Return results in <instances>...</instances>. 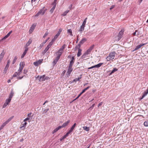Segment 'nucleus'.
<instances>
[{
	"instance_id": "f257e3e1",
	"label": "nucleus",
	"mask_w": 148,
	"mask_h": 148,
	"mask_svg": "<svg viewBox=\"0 0 148 148\" xmlns=\"http://www.w3.org/2000/svg\"><path fill=\"white\" fill-rule=\"evenodd\" d=\"M25 65V63L23 62H21L19 64V69L13 75L14 77H15L17 76H19L23 72V69Z\"/></svg>"
},
{
	"instance_id": "f03ea898",
	"label": "nucleus",
	"mask_w": 148,
	"mask_h": 148,
	"mask_svg": "<svg viewBox=\"0 0 148 148\" xmlns=\"http://www.w3.org/2000/svg\"><path fill=\"white\" fill-rule=\"evenodd\" d=\"M94 47V45L90 46L89 48L83 54L81 57L82 58H86L87 57H89L90 53Z\"/></svg>"
},
{
	"instance_id": "7ed1b4c3",
	"label": "nucleus",
	"mask_w": 148,
	"mask_h": 148,
	"mask_svg": "<svg viewBox=\"0 0 148 148\" xmlns=\"http://www.w3.org/2000/svg\"><path fill=\"white\" fill-rule=\"evenodd\" d=\"M115 52H112L110 53L108 56L107 57L106 59L108 61L112 60L114 58L115 56Z\"/></svg>"
},
{
	"instance_id": "20e7f679",
	"label": "nucleus",
	"mask_w": 148,
	"mask_h": 148,
	"mask_svg": "<svg viewBox=\"0 0 148 148\" xmlns=\"http://www.w3.org/2000/svg\"><path fill=\"white\" fill-rule=\"evenodd\" d=\"M46 12V10H44V8L41 9L39 12L35 15V16H38L40 15H43Z\"/></svg>"
},
{
	"instance_id": "39448f33",
	"label": "nucleus",
	"mask_w": 148,
	"mask_h": 148,
	"mask_svg": "<svg viewBox=\"0 0 148 148\" xmlns=\"http://www.w3.org/2000/svg\"><path fill=\"white\" fill-rule=\"evenodd\" d=\"M124 31V30L122 29L119 32L118 36V40H119L122 37Z\"/></svg>"
},
{
	"instance_id": "423d86ee",
	"label": "nucleus",
	"mask_w": 148,
	"mask_h": 148,
	"mask_svg": "<svg viewBox=\"0 0 148 148\" xmlns=\"http://www.w3.org/2000/svg\"><path fill=\"white\" fill-rule=\"evenodd\" d=\"M43 59L39 60H38L34 62V65L36 66H38V65L41 64L42 62Z\"/></svg>"
},
{
	"instance_id": "0eeeda50",
	"label": "nucleus",
	"mask_w": 148,
	"mask_h": 148,
	"mask_svg": "<svg viewBox=\"0 0 148 148\" xmlns=\"http://www.w3.org/2000/svg\"><path fill=\"white\" fill-rule=\"evenodd\" d=\"M10 60H8V61L7 64H6V66L4 68V69L3 71V73L5 74L6 73L7 70L9 66V64H10Z\"/></svg>"
},
{
	"instance_id": "6e6552de",
	"label": "nucleus",
	"mask_w": 148,
	"mask_h": 148,
	"mask_svg": "<svg viewBox=\"0 0 148 148\" xmlns=\"http://www.w3.org/2000/svg\"><path fill=\"white\" fill-rule=\"evenodd\" d=\"M52 45V42H49L48 45H47L46 47L45 48V49L44 50L43 52L44 54L46 53L47 51L49 50V48L51 47V46Z\"/></svg>"
},
{
	"instance_id": "1a4fd4ad",
	"label": "nucleus",
	"mask_w": 148,
	"mask_h": 148,
	"mask_svg": "<svg viewBox=\"0 0 148 148\" xmlns=\"http://www.w3.org/2000/svg\"><path fill=\"white\" fill-rule=\"evenodd\" d=\"M11 100H10V99H7L5 101V102L3 105V108H4L6 107L8 105L9 103L10 102Z\"/></svg>"
},
{
	"instance_id": "9d476101",
	"label": "nucleus",
	"mask_w": 148,
	"mask_h": 148,
	"mask_svg": "<svg viewBox=\"0 0 148 148\" xmlns=\"http://www.w3.org/2000/svg\"><path fill=\"white\" fill-rule=\"evenodd\" d=\"M32 42V38H30L28 42L26 43V44L25 47V48H28V47L31 44Z\"/></svg>"
},
{
	"instance_id": "9b49d317",
	"label": "nucleus",
	"mask_w": 148,
	"mask_h": 148,
	"mask_svg": "<svg viewBox=\"0 0 148 148\" xmlns=\"http://www.w3.org/2000/svg\"><path fill=\"white\" fill-rule=\"evenodd\" d=\"M76 125V123H75L71 127L70 130L67 133L69 134L71 133L74 129Z\"/></svg>"
},
{
	"instance_id": "f8f14e48",
	"label": "nucleus",
	"mask_w": 148,
	"mask_h": 148,
	"mask_svg": "<svg viewBox=\"0 0 148 148\" xmlns=\"http://www.w3.org/2000/svg\"><path fill=\"white\" fill-rule=\"evenodd\" d=\"M86 40V39L85 38H83L82 40L80 41L78 45L80 46L81 45L83 44Z\"/></svg>"
},
{
	"instance_id": "ddd939ff",
	"label": "nucleus",
	"mask_w": 148,
	"mask_h": 148,
	"mask_svg": "<svg viewBox=\"0 0 148 148\" xmlns=\"http://www.w3.org/2000/svg\"><path fill=\"white\" fill-rule=\"evenodd\" d=\"M62 52H63V51H60V50L59 49L58 51H57L56 52V54L57 55V57L60 58V56H61V55H62Z\"/></svg>"
},
{
	"instance_id": "4468645a",
	"label": "nucleus",
	"mask_w": 148,
	"mask_h": 148,
	"mask_svg": "<svg viewBox=\"0 0 148 148\" xmlns=\"http://www.w3.org/2000/svg\"><path fill=\"white\" fill-rule=\"evenodd\" d=\"M25 50L23 52V54L21 56V58H23L24 56H25V55H26L27 51L28 50V48H25Z\"/></svg>"
},
{
	"instance_id": "2eb2a0df",
	"label": "nucleus",
	"mask_w": 148,
	"mask_h": 148,
	"mask_svg": "<svg viewBox=\"0 0 148 148\" xmlns=\"http://www.w3.org/2000/svg\"><path fill=\"white\" fill-rule=\"evenodd\" d=\"M5 52L4 51V50H3L2 51L1 53L0 54V60H2L5 54Z\"/></svg>"
},
{
	"instance_id": "dca6fc26",
	"label": "nucleus",
	"mask_w": 148,
	"mask_h": 148,
	"mask_svg": "<svg viewBox=\"0 0 148 148\" xmlns=\"http://www.w3.org/2000/svg\"><path fill=\"white\" fill-rule=\"evenodd\" d=\"M70 122L69 120H68L66 122L64 123L62 126H60L61 128L64 127L68 125Z\"/></svg>"
},
{
	"instance_id": "f3484780",
	"label": "nucleus",
	"mask_w": 148,
	"mask_h": 148,
	"mask_svg": "<svg viewBox=\"0 0 148 148\" xmlns=\"http://www.w3.org/2000/svg\"><path fill=\"white\" fill-rule=\"evenodd\" d=\"M61 127L60 126H58V127H56V128L52 132V133L53 134H54L56 132H57L60 129H61Z\"/></svg>"
},
{
	"instance_id": "a211bd4d",
	"label": "nucleus",
	"mask_w": 148,
	"mask_h": 148,
	"mask_svg": "<svg viewBox=\"0 0 148 148\" xmlns=\"http://www.w3.org/2000/svg\"><path fill=\"white\" fill-rule=\"evenodd\" d=\"M145 44H140L139 45H137V46H136V47H135V49L134 50H137L139 49L142 46H143L144 45H145Z\"/></svg>"
},
{
	"instance_id": "6ab92c4d",
	"label": "nucleus",
	"mask_w": 148,
	"mask_h": 148,
	"mask_svg": "<svg viewBox=\"0 0 148 148\" xmlns=\"http://www.w3.org/2000/svg\"><path fill=\"white\" fill-rule=\"evenodd\" d=\"M74 57H72L71 59V61L70 62V64L69 65V66H72L73 64L74 63Z\"/></svg>"
},
{
	"instance_id": "aec40b11",
	"label": "nucleus",
	"mask_w": 148,
	"mask_h": 148,
	"mask_svg": "<svg viewBox=\"0 0 148 148\" xmlns=\"http://www.w3.org/2000/svg\"><path fill=\"white\" fill-rule=\"evenodd\" d=\"M27 124V123L25 122V123L23 124L20 127V128L23 130H24Z\"/></svg>"
},
{
	"instance_id": "412c9836",
	"label": "nucleus",
	"mask_w": 148,
	"mask_h": 148,
	"mask_svg": "<svg viewBox=\"0 0 148 148\" xmlns=\"http://www.w3.org/2000/svg\"><path fill=\"white\" fill-rule=\"evenodd\" d=\"M31 113H29L27 114L28 117L26 118L24 120V121L25 122L29 120L31 118L30 115H31Z\"/></svg>"
},
{
	"instance_id": "4be33fe9",
	"label": "nucleus",
	"mask_w": 148,
	"mask_h": 148,
	"mask_svg": "<svg viewBox=\"0 0 148 148\" xmlns=\"http://www.w3.org/2000/svg\"><path fill=\"white\" fill-rule=\"evenodd\" d=\"M60 59L59 58L56 57L55 59L53 62V64L54 65H55L58 62V60Z\"/></svg>"
},
{
	"instance_id": "5701e85b",
	"label": "nucleus",
	"mask_w": 148,
	"mask_h": 148,
	"mask_svg": "<svg viewBox=\"0 0 148 148\" xmlns=\"http://www.w3.org/2000/svg\"><path fill=\"white\" fill-rule=\"evenodd\" d=\"M45 75H43L42 76H40V81H44L45 80Z\"/></svg>"
},
{
	"instance_id": "b1692460",
	"label": "nucleus",
	"mask_w": 148,
	"mask_h": 148,
	"mask_svg": "<svg viewBox=\"0 0 148 148\" xmlns=\"http://www.w3.org/2000/svg\"><path fill=\"white\" fill-rule=\"evenodd\" d=\"M85 26H83V25H82L80 27V29L79 30V32L80 33H82V32L84 31V27Z\"/></svg>"
},
{
	"instance_id": "393cba45",
	"label": "nucleus",
	"mask_w": 148,
	"mask_h": 148,
	"mask_svg": "<svg viewBox=\"0 0 148 148\" xmlns=\"http://www.w3.org/2000/svg\"><path fill=\"white\" fill-rule=\"evenodd\" d=\"M14 93L13 91L12 90L11 91V92H10V95H9V98H8V99H10V100H11V99L12 98V97L13 95H14Z\"/></svg>"
},
{
	"instance_id": "a878e982",
	"label": "nucleus",
	"mask_w": 148,
	"mask_h": 148,
	"mask_svg": "<svg viewBox=\"0 0 148 148\" xmlns=\"http://www.w3.org/2000/svg\"><path fill=\"white\" fill-rule=\"evenodd\" d=\"M8 123L6 121H5V122L3 123V124L1 126V127H0V129H1L2 130L3 129V127L5 126L7 124H8Z\"/></svg>"
},
{
	"instance_id": "bb28decb",
	"label": "nucleus",
	"mask_w": 148,
	"mask_h": 148,
	"mask_svg": "<svg viewBox=\"0 0 148 148\" xmlns=\"http://www.w3.org/2000/svg\"><path fill=\"white\" fill-rule=\"evenodd\" d=\"M82 50L80 49H78V51L77 53V57H79L82 54Z\"/></svg>"
},
{
	"instance_id": "cd10ccee",
	"label": "nucleus",
	"mask_w": 148,
	"mask_h": 148,
	"mask_svg": "<svg viewBox=\"0 0 148 148\" xmlns=\"http://www.w3.org/2000/svg\"><path fill=\"white\" fill-rule=\"evenodd\" d=\"M67 33L69 34L70 36H73L72 30L71 29H69L67 30Z\"/></svg>"
},
{
	"instance_id": "c85d7f7f",
	"label": "nucleus",
	"mask_w": 148,
	"mask_h": 148,
	"mask_svg": "<svg viewBox=\"0 0 148 148\" xmlns=\"http://www.w3.org/2000/svg\"><path fill=\"white\" fill-rule=\"evenodd\" d=\"M69 135V134L66 133V134L63 137L61 138L60 139V141H62L63 139H65Z\"/></svg>"
},
{
	"instance_id": "c756f323",
	"label": "nucleus",
	"mask_w": 148,
	"mask_h": 148,
	"mask_svg": "<svg viewBox=\"0 0 148 148\" xmlns=\"http://www.w3.org/2000/svg\"><path fill=\"white\" fill-rule=\"evenodd\" d=\"M117 70H118V69H116L115 68H114L111 71V73L110 74V75H111L112 73H114V72L117 71Z\"/></svg>"
},
{
	"instance_id": "7c9ffc66",
	"label": "nucleus",
	"mask_w": 148,
	"mask_h": 148,
	"mask_svg": "<svg viewBox=\"0 0 148 148\" xmlns=\"http://www.w3.org/2000/svg\"><path fill=\"white\" fill-rule=\"evenodd\" d=\"M83 129L86 131L88 132L89 130V128L86 126H84L83 127Z\"/></svg>"
},
{
	"instance_id": "2f4dec72",
	"label": "nucleus",
	"mask_w": 148,
	"mask_h": 148,
	"mask_svg": "<svg viewBox=\"0 0 148 148\" xmlns=\"http://www.w3.org/2000/svg\"><path fill=\"white\" fill-rule=\"evenodd\" d=\"M56 7V6L55 5H53V6L52 7V8L50 10V12H51V13H52L53 11H54L55 8V7Z\"/></svg>"
},
{
	"instance_id": "473e14b6",
	"label": "nucleus",
	"mask_w": 148,
	"mask_h": 148,
	"mask_svg": "<svg viewBox=\"0 0 148 148\" xmlns=\"http://www.w3.org/2000/svg\"><path fill=\"white\" fill-rule=\"evenodd\" d=\"M148 93V89H147V90L146 91H145L143 95V97H144L145 96H146Z\"/></svg>"
},
{
	"instance_id": "72a5a7b5",
	"label": "nucleus",
	"mask_w": 148,
	"mask_h": 148,
	"mask_svg": "<svg viewBox=\"0 0 148 148\" xmlns=\"http://www.w3.org/2000/svg\"><path fill=\"white\" fill-rule=\"evenodd\" d=\"M103 64V63H100L97 65H95V67L98 68L100 67Z\"/></svg>"
},
{
	"instance_id": "f704fd0d",
	"label": "nucleus",
	"mask_w": 148,
	"mask_h": 148,
	"mask_svg": "<svg viewBox=\"0 0 148 148\" xmlns=\"http://www.w3.org/2000/svg\"><path fill=\"white\" fill-rule=\"evenodd\" d=\"M81 78V77H79L78 78H76L73 80V82H76L77 81H79V79H80Z\"/></svg>"
},
{
	"instance_id": "c9c22d12",
	"label": "nucleus",
	"mask_w": 148,
	"mask_h": 148,
	"mask_svg": "<svg viewBox=\"0 0 148 148\" xmlns=\"http://www.w3.org/2000/svg\"><path fill=\"white\" fill-rule=\"evenodd\" d=\"M87 19V18H86L84 20V21H83L82 25H83V26H85V25Z\"/></svg>"
},
{
	"instance_id": "e433bc0d",
	"label": "nucleus",
	"mask_w": 148,
	"mask_h": 148,
	"mask_svg": "<svg viewBox=\"0 0 148 148\" xmlns=\"http://www.w3.org/2000/svg\"><path fill=\"white\" fill-rule=\"evenodd\" d=\"M72 70L73 69L72 66H69L68 69L67 71L68 72L71 73V72L72 71Z\"/></svg>"
},
{
	"instance_id": "4c0bfd02",
	"label": "nucleus",
	"mask_w": 148,
	"mask_h": 148,
	"mask_svg": "<svg viewBox=\"0 0 148 148\" xmlns=\"http://www.w3.org/2000/svg\"><path fill=\"white\" fill-rule=\"evenodd\" d=\"M14 117V116H12L11 117H10L6 121L8 123Z\"/></svg>"
},
{
	"instance_id": "58836bf2",
	"label": "nucleus",
	"mask_w": 148,
	"mask_h": 148,
	"mask_svg": "<svg viewBox=\"0 0 148 148\" xmlns=\"http://www.w3.org/2000/svg\"><path fill=\"white\" fill-rule=\"evenodd\" d=\"M69 12V10H66V11L63 13L62 15L64 16L66 15Z\"/></svg>"
},
{
	"instance_id": "ea45409f",
	"label": "nucleus",
	"mask_w": 148,
	"mask_h": 148,
	"mask_svg": "<svg viewBox=\"0 0 148 148\" xmlns=\"http://www.w3.org/2000/svg\"><path fill=\"white\" fill-rule=\"evenodd\" d=\"M66 46L65 44L63 45V46L60 49V51H63V49L65 48Z\"/></svg>"
},
{
	"instance_id": "a19ab883",
	"label": "nucleus",
	"mask_w": 148,
	"mask_h": 148,
	"mask_svg": "<svg viewBox=\"0 0 148 148\" xmlns=\"http://www.w3.org/2000/svg\"><path fill=\"white\" fill-rule=\"evenodd\" d=\"M17 59V58L16 56H15L14 58V59L12 62V64H14L16 62Z\"/></svg>"
},
{
	"instance_id": "79ce46f5",
	"label": "nucleus",
	"mask_w": 148,
	"mask_h": 148,
	"mask_svg": "<svg viewBox=\"0 0 148 148\" xmlns=\"http://www.w3.org/2000/svg\"><path fill=\"white\" fill-rule=\"evenodd\" d=\"M144 125L145 127L148 126V121H145L144 123Z\"/></svg>"
},
{
	"instance_id": "37998d69",
	"label": "nucleus",
	"mask_w": 148,
	"mask_h": 148,
	"mask_svg": "<svg viewBox=\"0 0 148 148\" xmlns=\"http://www.w3.org/2000/svg\"><path fill=\"white\" fill-rule=\"evenodd\" d=\"M49 34V33L48 32H46L45 33V34H44V36H43V38H45V37H46L48 34Z\"/></svg>"
},
{
	"instance_id": "c03bdc74",
	"label": "nucleus",
	"mask_w": 148,
	"mask_h": 148,
	"mask_svg": "<svg viewBox=\"0 0 148 148\" xmlns=\"http://www.w3.org/2000/svg\"><path fill=\"white\" fill-rule=\"evenodd\" d=\"M62 29L61 28L60 29H59L58 32V33H58L60 35V33L62 32Z\"/></svg>"
},
{
	"instance_id": "a18cd8bd",
	"label": "nucleus",
	"mask_w": 148,
	"mask_h": 148,
	"mask_svg": "<svg viewBox=\"0 0 148 148\" xmlns=\"http://www.w3.org/2000/svg\"><path fill=\"white\" fill-rule=\"evenodd\" d=\"M57 0H55L52 3V5H56V2H57Z\"/></svg>"
},
{
	"instance_id": "49530a36",
	"label": "nucleus",
	"mask_w": 148,
	"mask_h": 148,
	"mask_svg": "<svg viewBox=\"0 0 148 148\" xmlns=\"http://www.w3.org/2000/svg\"><path fill=\"white\" fill-rule=\"evenodd\" d=\"M95 104H93L92 106L89 109L90 110H92L93 109L94 107L95 106Z\"/></svg>"
},
{
	"instance_id": "de8ad7c7",
	"label": "nucleus",
	"mask_w": 148,
	"mask_h": 148,
	"mask_svg": "<svg viewBox=\"0 0 148 148\" xmlns=\"http://www.w3.org/2000/svg\"><path fill=\"white\" fill-rule=\"evenodd\" d=\"M36 26V25L35 24H33L30 28L34 29Z\"/></svg>"
},
{
	"instance_id": "09e8293b",
	"label": "nucleus",
	"mask_w": 148,
	"mask_h": 148,
	"mask_svg": "<svg viewBox=\"0 0 148 148\" xmlns=\"http://www.w3.org/2000/svg\"><path fill=\"white\" fill-rule=\"evenodd\" d=\"M8 37L6 35L3 38H2L1 40V41L3 40H5L6 38H7Z\"/></svg>"
},
{
	"instance_id": "8fccbe9b",
	"label": "nucleus",
	"mask_w": 148,
	"mask_h": 148,
	"mask_svg": "<svg viewBox=\"0 0 148 148\" xmlns=\"http://www.w3.org/2000/svg\"><path fill=\"white\" fill-rule=\"evenodd\" d=\"M34 29L30 28L29 30V32L30 33H32Z\"/></svg>"
},
{
	"instance_id": "3c124183",
	"label": "nucleus",
	"mask_w": 148,
	"mask_h": 148,
	"mask_svg": "<svg viewBox=\"0 0 148 148\" xmlns=\"http://www.w3.org/2000/svg\"><path fill=\"white\" fill-rule=\"evenodd\" d=\"M49 39V38H48L47 39H46L45 41H44L43 42V44H45L48 40Z\"/></svg>"
},
{
	"instance_id": "603ef678",
	"label": "nucleus",
	"mask_w": 148,
	"mask_h": 148,
	"mask_svg": "<svg viewBox=\"0 0 148 148\" xmlns=\"http://www.w3.org/2000/svg\"><path fill=\"white\" fill-rule=\"evenodd\" d=\"M102 104H103V102H100V103H99L98 104V107H99V106H101V105H102Z\"/></svg>"
},
{
	"instance_id": "864d4df0",
	"label": "nucleus",
	"mask_w": 148,
	"mask_h": 148,
	"mask_svg": "<svg viewBox=\"0 0 148 148\" xmlns=\"http://www.w3.org/2000/svg\"><path fill=\"white\" fill-rule=\"evenodd\" d=\"M71 73L68 72H67L66 75L67 77H69V76H70V74Z\"/></svg>"
},
{
	"instance_id": "5fc2aeb1",
	"label": "nucleus",
	"mask_w": 148,
	"mask_h": 148,
	"mask_svg": "<svg viewBox=\"0 0 148 148\" xmlns=\"http://www.w3.org/2000/svg\"><path fill=\"white\" fill-rule=\"evenodd\" d=\"M95 68V65L94 66H92L91 67H89L88 68V69H92V68Z\"/></svg>"
},
{
	"instance_id": "6e6d98bb",
	"label": "nucleus",
	"mask_w": 148,
	"mask_h": 148,
	"mask_svg": "<svg viewBox=\"0 0 148 148\" xmlns=\"http://www.w3.org/2000/svg\"><path fill=\"white\" fill-rule=\"evenodd\" d=\"M27 72V70L26 69H24L23 70L24 73L26 74Z\"/></svg>"
},
{
	"instance_id": "4d7b16f0",
	"label": "nucleus",
	"mask_w": 148,
	"mask_h": 148,
	"mask_svg": "<svg viewBox=\"0 0 148 148\" xmlns=\"http://www.w3.org/2000/svg\"><path fill=\"white\" fill-rule=\"evenodd\" d=\"M65 72H66V71L65 70H64V71L63 72H62V76H63L64 75L65 73Z\"/></svg>"
},
{
	"instance_id": "13d9d810",
	"label": "nucleus",
	"mask_w": 148,
	"mask_h": 148,
	"mask_svg": "<svg viewBox=\"0 0 148 148\" xmlns=\"http://www.w3.org/2000/svg\"><path fill=\"white\" fill-rule=\"evenodd\" d=\"M24 76H22V77H17V78L19 79H21Z\"/></svg>"
},
{
	"instance_id": "bf43d9fd",
	"label": "nucleus",
	"mask_w": 148,
	"mask_h": 148,
	"mask_svg": "<svg viewBox=\"0 0 148 148\" xmlns=\"http://www.w3.org/2000/svg\"><path fill=\"white\" fill-rule=\"evenodd\" d=\"M86 90H85L84 89H83L82 91V92L80 93H81V94H82L83 93H84Z\"/></svg>"
},
{
	"instance_id": "052dcab7",
	"label": "nucleus",
	"mask_w": 148,
	"mask_h": 148,
	"mask_svg": "<svg viewBox=\"0 0 148 148\" xmlns=\"http://www.w3.org/2000/svg\"><path fill=\"white\" fill-rule=\"evenodd\" d=\"M82 94H81V93H80V94L78 95V96L76 98L75 100L76 99L78 98Z\"/></svg>"
},
{
	"instance_id": "680f3d73",
	"label": "nucleus",
	"mask_w": 148,
	"mask_h": 148,
	"mask_svg": "<svg viewBox=\"0 0 148 148\" xmlns=\"http://www.w3.org/2000/svg\"><path fill=\"white\" fill-rule=\"evenodd\" d=\"M55 40H54V39H53V38L52 40L51 41V42H52V45L53 44V42H54L55 41Z\"/></svg>"
},
{
	"instance_id": "e2e57ef3",
	"label": "nucleus",
	"mask_w": 148,
	"mask_h": 148,
	"mask_svg": "<svg viewBox=\"0 0 148 148\" xmlns=\"http://www.w3.org/2000/svg\"><path fill=\"white\" fill-rule=\"evenodd\" d=\"M44 45V44H43V43L42 42V43H41L40 45V47L41 48Z\"/></svg>"
},
{
	"instance_id": "0e129e2a",
	"label": "nucleus",
	"mask_w": 148,
	"mask_h": 148,
	"mask_svg": "<svg viewBox=\"0 0 148 148\" xmlns=\"http://www.w3.org/2000/svg\"><path fill=\"white\" fill-rule=\"evenodd\" d=\"M60 35L59 34L57 33L56 34L55 36V37H56L57 38Z\"/></svg>"
},
{
	"instance_id": "69168bd1",
	"label": "nucleus",
	"mask_w": 148,
	"mask_h": 148,
	"mask_svg": "<svg viewBox=\"0 0 148 148\" xmlns=\"http://www.w3.org/2000/svg\"><path fill=\"white\" fill-rule=\"evenodd\" d=\"M137 30H136L135 32L133 33V35H135L136 34V33L137 32Z\"/></svg>"
},
{
	"instance_id": "338daca9",
	"label": "nucleus",
	"mask_w": 148,
	"mask_h": 148,
	"mask_svg": "<svg viewBox=\"0 0 148 148\" xmlns=\"http://www.w3.org/2000/svg\"><path fill=\"white\" fill-rule=\"evenodd\" d=\"M90 87V86H88V87H87V88H85L84 89L85 90H88V89Z\"/></svg>"
},
{
	"instance_id": "774afa93",
	"label": "nucleus",
	"mask_w": 148,
	"mask_h": 148,
	"mask_svg": "<svg viewBox=\"0 0 148 148\" xmlns=\"http://www.w3.org/2000/svg\"><path fill=\"white\" fill-rule=\"evenodd\" d=\"M90 87V86H88V87H87V88H85L84 89L85 90H88V89Z\"/></svg>"
}]
</instances>
